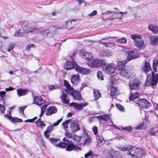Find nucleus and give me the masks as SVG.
<instances>
[{"label": "nucleus", "instance_id": "1", "mask_svg": "<svg viewBox=\"0 0 158 158\" xmlns=\"http://www.w3.org/2000/svg\"><path fill=\"white\" fill-rule=\"evenodd\" d=\"M80 54L81 57H85L86 63L91 68L103 67L106 65L105 61L102 59H96L94 60L92 54L84 50H81Z\"/></svg>", "mask_w": 158, "mask_h": 158}, {"label": "nucleus", "instance_id": "2", "mask_svg": "<svg viewBox=\"0 0 158 158\" xmlns=\"http://www.w3.org/2000/svg\"><path fill=\"white\" fill-rule=\"evenodd\" d=\"M131 38L134 40V45L138 48H142L146 46L144 40L142 39L141 35L133 34L131 35Z\"/></svg>", "mask_w": 158, "mask_h": 158}, {"label": "nucleus", "instance_id": "3", "mask_svg": "<svg viewBox=\"0 0 158 158\" xmlns=\"http://www.w3.org/2000/svg\"><path fill=\"white\" fill-rule=\"evenodd\" d=\"M64 85L66 87L65 91L67 93L70 94L73 97L74 99L77 100H79L81 99V96L80 93L75 91L73 89L70 85L66 81H64Z\"/></svg>", "mask_w": 158, "mask_h": 158}, {"label": "nucleus", "instance_id": "4", "mask_svg": "<svg viewBox=\"0 0 158 158\" xmlns=\"http://www.w3.org/2000/svg\"><path fill=\"white\" fill-rule=\"evenodd\" d=\"M34 104L37 105L41 107V112L40 114V117H41L44 113L45 109L47 106V105L46 104V101L42 98L39 96L34 97Z\"/></svg>", "mask_w": 158, "mask_h": 158}, {"label": "nucleus", "instance_id": "5", "mask_svg": "<svg viewBox=\"0 0 158 158\" xmlns=\"http://www.w3.org/2000/svg\"><path fill=\"white\" fill-rule=\"evenodd\" d=\"M143 154L142 149L133 147L129 149L128 154L132 157H141Z\"/></svg>", "mask_w": 158, "mask_h": 158}, {"label": "nucleus", "instance_id": "6", "mask_svg": "<svg viewBox=\"0 0 158 158\" xmlns=\"http://www.w3.org/2000/svg\"><path fill=\"white\" fill-rule=\"evenodd\" d=\"M59 147H64L65 146H67V147L66 150L67 151H71L72 150L77 149L78 147H76L73 143L70 141L68 140H66L64 143L60 142V143L56 145Z\"/></svg>", "mask_w": 158, "mask_h": 158}, {"label": "nucleus", "instance_id": "7", "mask_svg": "<svg viewBox=\"0 0 158 158\" xmlns=\"http://www.w3.org/2000/svg\"><path fill=\"white\" fill-rule=\"evenodd\" d=\"M116 69V64L113 63H111L106 64L103 70L106 73L111 74L115 72Z\"/></svg>", "mask_w": 158, "mask_h": 158}, {"label": "nucleus", "instance_id": "8", "mask_svg": "<svg viewBox=\"0 0 158 158\" xmlns=\"http://www.w3.org/2000/svg\"><path fill=\"white\" fill-rule=\"evenodd\" d=\"M152 80L151 79V76H147L146 81L145 83L146 85L151 84L152 86H154L158 82V74L152 73Z\"/></svg>", "mask_w": 158, "mask_h": 158}, {"label": "nucleus", "instance_id": "9", "mask_svg": "<svg viewBox=\"0 0 158 158\" xmlns=\"http://www.w3.org/2000/svg\"><path fill=\"white\" fill-rule=\"evenodd\" d=\"M132 70H128L125 69H122L119 71L120 76L123 78H129L131 77L134 74Z\"/></svg>", "mask_w": 158, "mask_h": 158}, {"label": "nucleus", "instance_id": "10", "mask_svg": "<svg viewBox=\"0 0 158 158\" xmlns=\"http://www.w3.org/2000/svg\"><path fill=\"white\" fill-rule=\"evenodd\" d=\"M62 120V119L60 118L55 123L53 124L52 126H49L47 127L46 131L44 132V135L46 138H48L49 137L50 133L53 130V127H56L58 125Z\"/></svg>", "mask_w": 158, "mask_h": 158}, {"label": "nucleus", "instance_id": "11", "mask_svg": "<svg viewBox=\"0 0 158 158\" xmlns=\"http://www.w3.org/2000/svg\"><path fill=\"white\" fill-rule=\"evenodd\" d=\"M136 103L142 107L145 108L150 106V103L148 101L143 99L138 98L137 101Z\"/></svg>", "mask_w": 158, "mask_h": 158}, {"label": "nucleus", "instance_id": "12", "mask_svg": "<svg viewBox=\"0 0 158 158\" xmlns=\"http://www.w3.org/2000/svg\"><path fill=\"white\" fill-rule=\"evenodd\" d=\"M75 69L77 72L83 74H87L89 73L91 71L89 69L83 68L77 65H76Z\"/></svg>", "mask_w": 158, "mask_h": 158}, {"label": "nucleus", "instance_id": "13", "mask_svg": "<svg viewBox=\"0 0 158 158\" xmlns=\"http://www.w3.org/2000/svg\"><path fill=\"white\" fill-rule=\"evenodd\" d=\"M98 118L99 119H102L104 121L107 120V122L110 123L109 124L110 125H112L116 129H118L117 127L113 124V122L111 121L110 115L105 114L102 115L98 116Z\"/></svg>", "mask_w": 158, "mask_h": 158}, {"label": "nucleus", "instance_id": "14", "mask_svg": "<svg viewBox=\"0 0 158 158\" xmlns=\"http://www.w3.org/2000/svg\"><path fill=\"white\" fill-rule=\"evenodd\" d=\"M70 128L73 132H76L80 130L77 122L75 120L70 121Z\"/></svg>", "mask_w": 158, "mask_h": 158}, {"label": "nucleus", "instance_id": "15", "mask_svg": "<svg viewBox=\"0 0 158 158\" xmlns=\"http://www.w3.org/2000/svg\"><path fill=\"white\" fill-rule=\"evenodd\" d=\"M23 27V29L24 31L23 34H25V35L29 32H32L37 29L35 27L31 26L29 25H27L26 26L25 25H24Z\"/></svg>", "mask_w": 158, "mask_h": 158}, {"label": "nucleus", "instance_id": "16", "mask_svg": "<svg viewBox=\"0 0 158 158\" xmlns=\"http://www.w3.org/2000/svg\"><path fill=\"white\" fill-rule=\"evenodd\" d=\"M128 57L126 60H130L137 58L139 56L138 53L135 51H130L128 52Z\"/></svg>", "mask_w": 158, "mask_h": 158}, {"label": "nucleus", "instance_id": "17", "mask_svg": "<svg viewBox=\"0 0 158 158\" xmlns=\"http://www.w3.org/2000/svg\"><path fill=\"white\" fill-rule=\"evenodd\" d=\"M87 105V104L86 102L81 104L75 102H73L69 104L70 106H73L75 109L78 110L82 109L83 107H85Z\"/></svg>", "mask_w": 158, "mask_h": 158}, {"label": "nucleus", "instance_id": "18", "mask_svg": "<svg viewBox=\"0 0 158 158\" xmlns=\"http://www.w3.org/2000/svg\"><path fill=\"white\" fill-rule=\"evenodd\" d=\"M5 117L13 123L21 122H23L22 119L16 117H13L11 116V113L5 115Z\"/></svg>", "mask_w": 158, "mask_h": 158}, {"label": "nucleus", "instance_id": "19", "mask_svg": "<svg viewBox=\"0 0 158 158\" xmlns=\"http://www.w3.org/2000/svg\"><path fill=\"white\" fill-rule=\"evenodd\" d=\"M149 41L150 43L152 46L158 45V37L157 35H153L149 37Z\"/></svg>", "mask_w": 158, "mask_h": 158}, {"label": "nucleus", "instance_id": "20", "mask_svg": "<svg viewBox=\"0 0 158 158\" xmlns=\"http://www.w3.org/2000/svg\"><path fill=\"white\" fill-rule=\"evenodd\" d=\"M129 61L128 60H126L123 61H119L118 62L117 64L116 65V69L119 71L123 68L125 65Z\"/></svg>", "mask_w": 158, "mask_h": 158}, {"label": "nucleus", "instance_id": "21", "mask_svg": "<svg viewBox=\"0 0 158 158\" xmlns=\"http://www.w3.org/2000/svg\"><path fill=\"white\" fill-rule=\"evenodd\" d=\"M141 69L145 72L147 73L151 70L149 63L148 61H145L141 66Z\"/></svg>", "mask_w": 158, "mask_h": 158}, {"label": "nucleus", "instance_id": "22", "mask_svg": "<svg viewBox=\"0 0 158 158\" xmlns=\"http://www.w3.org/2000/svg\"><path fill=\"white\" fill-rule=\"evenodd\" d=\"M97 141V147H100L106 143V141L104 140L102 136L98 135L96 137Z\"/></svg>", "mask_w": 158, "mask_h": 158}, {"label": "nucleus", "instance_id": "23", "mask_svg": "<svg viewBox=\"0 0 158 158\" xmlns=\"http://www.w3.org/2000/svg\"><path fill=\"white\" fill-rule=\"evenodd\" d=\"M57 111V109L55 106H50L47 109L46 114L48 116H49L55 113Z\"/></svg>", "mask_w": 158, "mask_h": 158}, {"label": "nucleus", "instance_id": "24", "mask_svg": "<svg viewBox=\"0 0 158 158\" xmlns=\"http://www.w3.org/2000/svg\"><path fill=\"white\" fill-rule=\"evenodd\" d=\"M103 155L105 157L107 158H117L115 157L114 152L109 153L108 150H106L104 151Z\"/></svg>", "mask_w": 158, "mask_h": 158}, {"label": "nucleus", "instance_id": "25", "mask_svg": "<svg viewBox=\"0 0 158 158\" xmlns=\"http://www.w3.org/2000/svg\"><path fill=\"white\" fill-rule=\"evenodd\" d=\"M75 62L71 61H68L65 64L64 67L67 70L73 68L75 66Z\"/></svg>", "mask_w": 158, "mask_h": 158}, {"label": "nucleus", "instance_id": "26", "mask_svg": "<svg viewBox=\"0 0 158 158\" xmlns=\"http://www.w3.org/2000/svg\"><path fill=\"white\" fill-rule=\"evenodd\" d=\"M80 80L78 74H74L71 77V82L74 84H77Z\"/></svg>", "mask_w": 158, "mask_h": 158}, {"label": "nucleus", "instance_id": "27", "mask_svg": "<svg viewBox=\"0 0 158 158\" xmlns=\"http://www.w3.org/2000/svg\"><path fill=\"white\" fill-rule=\"evenodd\" d=\"M75 21L74 20H68L66 23V27L68 29H71L75 26Z\"/></svg>", "mask_w": 158, "mask_h": 158}, {"label": "nucleus", "instance_id": "28", "mask_svg": "<svg viewBox=\"0 0 158 158\" xmlns=\"http://www.w3.org/2000/svg\"><path fill=\"white\" fill-rule=\"evenodd\" d=\"M18 95L19 96H23L26 95L28 92V91L25 89H19L17 90Z\"/></svg>", "mask_w": 158, "mask_h": 158}, {"label": "nucleus", "instance_id": "29", "mask_svg": "<svg viewBox=\"0 0 158 158\" xmlns=\"http://www.w3.org/2000/svg\"><path fill=\"white\" fill-rule=\"evenodd\" d=\"M148 29L154 34L158 33V27L156 25L153 24L149 25L148 27Z\"/></svg>", "mask_w": 158, "mask_h": 158}, {"label": "nucleus", "instance_id": "30", "mask_svg": "<svg viewBox=\"0 0 158 158\" xmlns=\"http://www.w3.org/2000/svg\"><path fill=\"white\" fill-rule=\"evenodd\" d=\"M139 83L138 82L130 81L129 83V87L131 89H135L138 88Z\"/></svg>", "mask_w": 158, "mask_h": 158}, {"label": "nucleus", "instance_id": "31", "mask_svg": "<svg viewBox=\"0 0 158 158\" xmlns=\"http://www.w3.org/2000/svg\"><path fill=\"white\" fill-rule=\"evenodd\" d=\"M62 102L64 103L68 104L69 103V99L68 96L65 93H63L61 96Z\"/></svg>", "mask_w": 158, "mask_h": 158}, {"label": "nucleus", "instance_id": "32", "mask_svg": "<svg viewBox=\"0 0 158 158\" xmlns=\"http://www.w3.org/2000/svg\"><path fill=\"white\" fill-rule=\"evenodd\" d=\"M139 95V94L138 93L136 92L134 94L131 93L129 97V100L130 101L134 100L136 102L137 100L138 99V98L137 99V97Z\"/></svg>", "mask_w": 158, "mask_h": 158}, {"label": "nucleus", "instance_id": "33", "mask_svg": "<svg viewBox=\"0 0 158 158\" xmlns=\"http://www.w3.org/2000/svg\"><path fill=\"white\" fill-rule=\"evenodd\" d=\"M124 14V13L123 12H121L119 13H117L114 14L113 15V17H112V16H110L109 18L110 19H113L115 18H118L119 19H121L122 18L123 15Z\"/></svg>", "mask_w": 158, "mask_h": 158}, {"label": "nucleus", "instance_id": "34", "mask_svg": "<svg viewBox=\"0 0 158 158\" xmlns=\"http://www.w3.org/2000/svg\"><path fill=\"white\" fill-rule=\"evenodd\" d=\"M24 31L23 29V30L19 29L14 34V36L15 37H21L25 34H23Z\"/></svg>", "mask_w": 158, "mask_h": 158}, {"label": "nucleus", "instance_id": "35", "mask_svg": "<svg viewBox=\"0 0 158 158\" xmlns=\"http://www.w3.org/2000/svg\"><path fill=\"white\" fill-rule=\"evenodd\" d=\"M94 94L95 100L98 99L101 96V94L99 91L97 89H94Z\"/></svg>", "mask_w": 158, "mask_h": 158}, {"label": "nucleus", "instance_id": "36", "mask_svg": "<svg viewBox=\"0 0 158 158\" xmlns=\"http://www.w3.org/2000/svg\"><path fill=\"white\" fill-rule=\"evenodd\" d=\"M36 125L37 127H42L45 126L46 124L44 123L40 119H38L35 122Z\"/></svg>", "mask_w": 158, "mask_h": 158}, {"label": "nucleus", "instance_id": "37", "mask_svg": "<svg viewBox=\"0 0 158 158\" xmlns=\"http://www.w3.org/2000/svg\"><path fill=\"white\" fill-rule=\"evenodd\" d=\"M70 120H68L62 123V125L64 130L66 131L67 130L68 128V125L70 122Z\"/></svg>", "mask_w": 158, "mask_h": 158}, {"label": "nucleus", "instance_id": "38", "mask_svg": "<svg viewBox=\"0 0 158 158\" xmlns=\"http://www.w3.org/2000/svg\"><path fill=\"white\" fill-rule=\"evenodd\" d=\"M101 53L102 56L103 57L104 56H110L112 55V53L109 52L107 51H102Z\"/></svg>", "mask_w": 158, "mask_h": 158}, {"label": "nucleus", "instance_id": "39", "mask_svg": "<svg viewBox=\"0 0 158 158\" xmlns=\"http://www.w3.org/2000/svg\"><path fill=\"white\" fill-rule=\"evenodd\" d=\"M146 124L145 123H143L141 124L138 125L137 126L135 129H138L139 130L144 129L146 128Z\"/></svg>", "mask_w": 158, "mask_h": 158}, {"label": "nucleus", "instance_id": "40", "mask_svg": "<svg viewBox=\"0 0 158 158\" xmlns=\"http://www.w3.org/2000/svg\"><path fill=\"white\" fill-rule=\"evenodd\" d=\"M110 95L113 96L115 94L117 91V89L115 87L112 85L110 88Z\"/></svg>", "mask_w": 158, "mask_h": 158}, {"label": "nucleus", "instance_id": "41", "mask_svg": "<svg viewBox=\"0 0 158 158\" xmlns=\"http://www.w3.org/2000/svg\"><path fill=\"white\" fill-rule=\"evenodd\" d=\"M48 87L49 89L52 90L54 89H56L59 88V86L58 85H48Z\"/></svg>", "mask_w": 158, "mask_h": 158}, {"label": "nucleus", "instance_id": "42", "mask_svg": "<svg viewBox=\"0 0 158 158\" xmlns=\"http://www.w3.org/2000/svg\"><path fill=\"white\" fill-rule=\"evenodd\" d=\"M158 66V60L156 59H155L153 62V67L154 70L156 69L157 66Z\"/></svg>", "mask_w": 158, "mask_h": 158}, {"label": "nucleus", "instance_id": "43", "mask_svg": "<svg viewBox=\"0 0 158 158\" xmlns=\"http://www.w3.org/2000/svg\"><path fill=\"white\" fill-rule=\"evenodd\" d=\"M97 77L99 80H103V76L102 73L100 71H98L97 73Z\"/></svg>", "mask_w": 158, "mask_h": 158}, {"label": "nucleus", "instance_id": "44", "mask_svg": "<svg viewBox=\"0 0 158 158\" xmlns=\"http://www.w3.org/2000/svg\"><path fill=\"white\" fill-rule=\"evenodd\" d=\"M50 141L53 144L55 145L57 147L56 145L58 144V143L57 144L56 142L57 141H59L60 140V139H55L54 138H51L50 139Z\"/></svg>", "mask_w": 158, "mask_h": 158}, {"label": "nucleus", "instance_id": "45", "mask_svg": "<svg viewBox=\"0 0 158 158\" xmlns=\"http://www.w3.org/2000/svg\"><path fill=\"white\" fill-rule=\"evenodd\" d=\"M91 138L90 136L88 137L85 140L84 144L85 145L89 144L91 142Z\"/></svg>", "mask_w": 158, "mask_h": 158}, {"label": "nucleus", "instance_id": "46", "mask_svg": "<svg viewBox=\"0 0 158 158\" xmlns=\"http://www.w3.org/2000/svg\"><path fill=\"white\" fill-rule=\"evenodd\" d=\"M117 41L120 43L125 44L127 42V40L125 38H122L117 40Z\"/></svg>", "mask_w": 158, "mask_h": 158}, {"label": "nucleus", "instance_id": "47", "mask_svg": "<svg viewBox=\"0 0 158 158\" xmlns=\"http://www.w3.org/2000/svg\"><path fill=\"white\" fill-rule=\"evenodd\" d=\"M104 45L106 47H111L114 46L115 44L113 43H105Z\"/></svg>", "mask_w": 158, "mask_h": 158}, {"label": "nucleus", "instance_id": "48", "mask_svg": "<svg viewBox=\"0 0 158 158\" xmlns=\"http://www.w3.org/2000/svg\"><path fill=\"white\" fill-rule=\"evenodd\" d=\"M116 106H117V108L119 110H120L121 111H124L125 109H124V107L123 106H122V105H121L120 104H116Z\"/></svg>", "mask_w": 158, "mask_h": 158}, {"label": "nucleus", "instance_id": "49", "mask_svg": "<svg viewBox=\"0 0 158 158\" xmlns=\"http://www.w3.org/2000/svg\"><path fill=\"white\" fill-rule=\"evenodd\" d=\"M97 10H94L91 13L89 14V16L90 17H93L97 14Z\"/></svg>", "mask_w": 158, "mask_h": 158}, {"label": "nucleus", "instance_id": "50", "mask_svg": "<svg viewBox=\"0 0 158 158\" xmlns=\"http://www.w3.org/2000/svg\"><path fill=\"white\" fill-rule=\"evenodd\" d=\"M14 45L13 44H10L8 47V51L9 52H10V51L12 50L14 47Z\"/></svg>", "mask_w": 158, "mask_h": 158}, {"label": "nucleus", "instance_id": "51", "mask_svg": "<svg viewBox=\"0 0 158 158\" xmlns=\"http://www.w3.org/2000/svg\"><path fill=\"white\" fill-rule=\"evenodd\" d=\"M92 130L94 131V134L95 135H97L98 133V128L96 127H93L92 128Z\"/></svg>", "mask_w": 158, "mask_h": 158}, {"label": "nucleus", "instance_id": "52", "mask_svg": "<svg viewBox=\"0 0 158 158\" xmlns=\"http://www.w3.org/2000/svg\"><path fill=\"white\" fill-rule=\"evenodd\" d=\"M119 149L121 150L122 151H127L128 152V151L129 150V149L127 148L126 147L122 146L121 147H120V148H119Z\"/></svg>", "mask_w": 158, "mask_h": 158}, {"label": "nucleus", "instance_id": "53", "mask_svg": "<svg viewBox=\"0 0 158 158\" xmlns=\"http://www.w3.org/2000/svg\"><path fill=\"white\" fill-rule=\"evenodd\" d=\"M37 117H35L32 119H28L27 120H26L25 121V122H31V123L32 122L34 121H35V120L37 119Z\"/></svg>", "mask_w": 158, "mask_h": 158}, {"label": "nucleus", "instance_id": "54", "mask_svg": "<svg viewBox=\"0 0 158 158\" xmlns=\"http://www.w3.org/2000/svg\"><path fill=\"white\" fill-rule=\"evenodd\" d=\"M92 155V152L90 151L89 152L85 155V158H87L89 156Z\"/></svg>", "mask_w": 158, "mask_h": 158}, {"label": "nucleus", "instance_id": "55", "mask_svg": "<svg viewBox=\"0 0 158 158\" xmlns=\"http://www.w3.org/2000/svg\"><path fill=\"white\" fill-rule=\"evenodd\" d=\"M81 137L80 136H75L74 137V139L76 141L79 142L81 141Z\"/></svg>", "mask_w": 158, "mask_h": 158}, {"label": "nucleus", "instance_id": "56", "mask_svg": "<svg viewBox=\"0 0 158 158\" xmlns=\"http://www.w3.org/2000/svg\"><path fill=\"white\" fill-rule=\"evenodd\" d=\"M6 94V92L5 91H1L0 92V96L2 98H3L4 96Z\"/></svg>", "mask_w": 158, "mask_h": 158}, {"label": "nucleus", "instance_id": "57", "mask_svg": "<svg viewBox=\"0 0 158 158\" xmlns=\"http://www.w3.org/2000/svg\"><path fill=\"white\" fill-rule=\"evenodd\" d=\"M122 51L124 53L126 54L127 53H128V52L130 51L126 48H124L122 50Z\"/></svg>", "mask_w": 158, "mask_h": 158}, {"label": "nucleus", "instance_id": "58", "mask_svg": "<svg viewBox=\"0 0 158 158\" xmlns=\"http://www.w3.org/2000/svg\"><path fill=\"white\" fill-rule=\"evenodd\" d=\"M78 3L81 5L83 3H84V5L85 6L86 5V2L84 1V0H78Z\"/></svg>", "mask_w": 158, "mask_h": 158}, {"label": "nucleus", "instance_id": "59", "mask_svg": "<svg viewBox=\"0 0 158 158\" xmlns=\"http://www.w3.org/2000/svg\"><path fill=\"white\" fill-rule=\"evenodd\" d=\"M14 89V88L12 87H10L9 88H6L5 90L6 91H12Z\"/></svg>", "mask_w": 158, "mask_h": 158}, {"label": "nucleus", "instance_id": "60", "mask_svg": "<svg viewBox=\"0 0 158 158\" xmlns=\"http://www.w3.org/2000/svg\"><path fill=\"white\" fill-rule=\"evenodd\" d=\"M34 44H30L27 46L26 47V49L27 50H29L30 48L33 47H34Z\"/></svg>", "mask_w": 158, "mask_h": 158}, {"label": "nucleus", "instance_id": "61", "mask_svg": "<svg viewBox=\"0 0 158 158\" xmlns=\"http://www.w3.org/2000/svg\"><path fill=\"white\" fill-rule=\"evenodd\" d=\"M49 33V31L48 30H47L43 32V34L44 35H47Z\"/></svg>", "mask_w": 158, "mask_h": 158}, {"label": "nucleus", "instance_id": "62", "mask_svg": "<svg viewBox=\"0 0 158 158\" xmlns=\"http://www.w3.org/2000/svg\"><path fill=\"white\" fill-rule=\"evenodd\" d=\"M87 86L86 85V83H82L81 85V90H82V89H83V88Z\"/></svg>", "mask_w": 158, "mask_h": 158}, {"label": "nucleus", "instance_id": "63", "mask_svg": "<svg viewBox=\"0 0 158 158\" xmlns=\"http://www.w3.org/2000/svg\"><path fill=\"white\" fill-rule=\"evenodd\" d=\"M5 108L4 106L0 104V111L2 112L5 110Z\"/></svg>", "mask_w": 158, "mask_h": 158}, {"label": "nucleus", "instance_id": "64", "mask_svg": "<svg viewBox=\"0 0 158 158\" xmlns=\"http://www.w3.org/2000/svg\"><path fill=\"white\" fill-rule=\"evenodd\" d=\"M25 107H22L20 108V112H21L22 114L23 113V111L25 109Z\"/></svg>", "mask_w": 158, "mask_h": 158}]
</instances>
